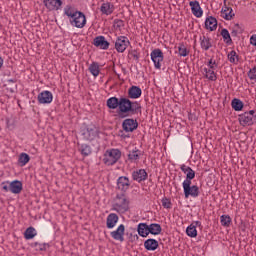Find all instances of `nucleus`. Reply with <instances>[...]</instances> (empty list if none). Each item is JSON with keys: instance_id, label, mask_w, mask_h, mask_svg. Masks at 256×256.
I'll list each match as a JSON object with an SVG mask.
<instances>
[{"instance_id": "nucleus-1", "label": "nucleus", "mask_w": 256, "mask_h": 256, "mask_svg": "<svg viewBox=\"0 0 256 256\" xmlns=\"http://www.w3.org/2000/svg\"><path fill=\"white\" fill-rule=\"evenodd\" d=\"M120 113L128 115H139L141 113V102L131 101L127 97H120V104L118 107Z\"/></svg>"}, {"instance_id": "nucleus-2", "label": "nucleus", "mask_w": 256, "mask_h": 256, "mask_svg": "<svg viewBox=\"0 0 256 256\" xmlns=\"http://www.w3.org/2000/svg\"><path fill=\"white\" fill-rule=\"evenodd\" d=\"M0 187L4 193H13L19 195L23 191V183L19 180L4 181L0 184Z\"/></svg>"}, {"instance_id": "nucleus-3", "label": "nucleus", "mask_w": 256, "mask_h": 256, "mask_svg": "<svg viewBox=\"0 0 256 256\" xmlns=\"http://www.w3.org/2000/svg\"><path fill=\"white\" fill-rule=\"evenodd\" d=\"M121 159V150L117 148H111L105 151L103 156L104 165H115L117 161Z\"/></svg>"}, {"instance_id": "nucleus-4", "label": "nucleus", "mask_w": 256, "mask_h": 256, "mask_svg": "<svg viewBox=\"0 0 256 256\" xmlns=\"http://www.w3.org/2000/svg\"><path fill=\"white\" fill-rule=\"evenodd\" d=\"M217 67H219L217 62L211 58L207 63V67L203 68V75L205 79H208V81H217V72H215Z\"/></svg>"}, {"instance_id": "nucleus-5", "label": "nucleus", "mask_w": 256, "mask_h": 256, "mask_svg": "<svg viewBox=\"0 0 256 256\" xmlns=\"http://www.w3.org/2000/svg\"><path fill=\"white\" fill-rule=\"evenodd\" d=\"M113 207L117 213H126V211H129V200L127 196L125 194H118Z\"/></svg>"}, {"instance_id": "nucleus-6", "label": "nucleus", "mask_w": 256, "mask_h": 256, "mask_svg": "<svg viewBox=\"0 0 256 256\" xmlns=\"http://www.w3.org/2000/svg\"><path fill=\"white\" fill-rule=\"evenodd\" d=\"M72 27H76L77 29H83L85 25H87V18L85 14L81 11L75 13V15L69 20Z\"/></svg>"}, {"instance_id": "nucleus-7", "label": "nucleus", "mask_w": 256, "mask_h": 256, "mask_svg": "<svg viewBox=\"0 0 256 256\" xmlns=\"http://www.w3.org/2000/svg\"><path fill=\"white\" fill-rule=\"evenodd\" d=\"M182 187L186 199H189V197H199V186H191V182H183Z\"/></svg>"}, {"instance_id": "nucleus-8", "label": "nucleus", "mask_w": 256, "mask_h": 256, "mask_svg": "<svg viewBox=\"0 0 256 256\" xmlns=\"http://www.w3.org/2000/svg\"><path fill=\"white\" fill-rule=\"evenodd\" d=\"M131 45L129 38L126 36H118L115 41V49L118 53H125L127 47Z\"/></svg>"}, {"instance_id": "nucleus-9", "label": "nucleus", "mask_w": 256, "mask_h": 256, "mask_svg": "<svg viewBox=\"0 0 256 256\" xmlns=\"http://www.w3.org/2000/svg\"><path fill=\"white\" fill-rule=\"evenodd\" d=\"M82 135L86 141H95L99 137V129L96 126H88L83 130Z\"/></svg>"}, {"instance_id": "nucleus-10", "label": "nucleus", "mask_w": 256, "mask_h": 256, "mask_svg": "<svg viewBox=\"0 0 256 256\" xmlns=\"http://www.w3.org/2000/svg\"><path fill=\"white\" fill-rule=\"evenodd\" d=\"M150 57L154 63L155 69H161V63H163V59H164L163 51H161V49H159V48L154 49L150 53Z\"/></svg>"}, {"instance_id": "nucleus-11", "label": "nucleus", "mask_w": 256, "mask_h": 256, "mask_svg": "<svg viewBox=\"0 0 256 256\" xmlns=\"http://www.w3.org/2000/svg\"><path fill=\"white\" fill-rule=\"evenodd\" d=\"M37 100L40 105H49L53 103V93L49 90H44L38 94Z\"/></svg>"}, {"instance_id": "nucleus-12", "label": "nucleus", "mask_w": 256, "mask_h": 256, "mask_svg": "<svg viewBox=\"0 0 256 256\" xmlns=\"http://www.w3.org/2000/svg\"><path fill=\"white\" fill-rule=\"evenodd\" d=\"M255 110H250L249 112H245L239 115V123L243 127L246 125H251L253 123V118L255 117Z\"/></svg>"}, {"instance_id": "nucleus-13", "label": "nucleus", "mask_w": 256, "mask_h": 256, "mask_svg": "<svg viewBox=\"0 0 256 256\" xmlns=\"http://www.w3.org/2000/svg\"><path fill=\"white\" fill-rule=\"evenodd\" d=\"M110 235L114 241H120V243H123V241H125V225L120 224L116 230L110 232Z\"/></svg>"}, {"instance_id": "nucleus-14", "label": "nucleus", "mask_w": 256, "mask_h": 256, "mask_svg": "<svg viewBox=\"0 0 256 256\" xmlns=\"http://www.w3.org/2000/svg\"><path fill=\"white\" fill-rule=\"evenodd\" d=\"M43 3L48 11H59L63 7V0H43Z\"/></svg>"}, {"instance_id": "nucleus-15", "label": "nucleus", "mask_w": 256, "mask_h": 256, "mask_svg": "<svg viewBox=\"0 0 256 256\" xmlns=\"http://www.w3.org/2000/svg\"><path fill=\"white\" fill-rule=\"evenodd\" d=\"M137 127H139V123H137V120L135 119L128 118L122 123V128L126 133H133Z\"/></svg>"}, {"instance_id": "nucleus-16", "label": "nucleus", "mask_w": 256, "mask_h": 256, "mask_svg": "<svg viewBox=\"0 0 256 256\" xmlns=\"http://www.w3.org/2000/svg\"><path fill=\"white\" fill-rule=\"evenodd\" d=\"M129 187H131V181L127 176H120L117 179V188L122 191L123 193H126L129 191Z\"/></svg>"}, {"instance_id": "nucleus-17", "label": "nucleus", "mask_w": 256, "mask_h": 256, "mask_svg": "<svg viewBox=\"0 0 256 256\" xmlns=\"http://www.w3.org/2000/svg\"><path fill=\"white\" fill-rule=\"evenodd\" d=\"M94 47H98V49H102L103 51H107L109 49V41L105 39V36H97L93 40Z\"/></svg>"}, {"instance_id": "nucleus-18", "label": "nucleus", "mask_w": 256, "mask_h": 256, "mask_svg": "<svg viewBox=\"0 0 256 256\" xmlns=\"http://www.w3.org/2000/svg\"><path fill=\"white\" fill-rule=\"evenodd\" d=\"M180 169L183 174L186 175V179L183 181V183H191V181H193V178L195 177V170L185 164H181Z\"/></svg>"}, {"instance_id": "nucleus-19", "label": "nucleus", "mask_w": 256, "mask_h": 256, "mask_svg": "<svg viewBox=\"0 0 256 256\" xmlns=\"http://www.w3.org/2000/svg\"><path fill=\"white\" fill-rule=\"evenodd\" d=\"M149 175L145 169H138L132 172V179L137 183H142V181H147Z\"/></svg>"}, {"instance_id": "nucleus-20", "label": "nucleus", "mask_w": 256, "mask_h": 256, "mask_svg": "<svg viewBox=\"0 0 256 256\" xmlns=\"http://www.w3.org/2000/svg\"><path fill=\"white\" fill-rule=\"evenodd\" d=\"M189 6L191 7V12L194 15V17L200 18L203 17V9H201V5L199 4V1H190Z\"/></svg>"}, {"instance_id": "nucleus-21", "label": "nucleus", "mask_w": 256, "mask_h": 256, "mask_svg": "<svg viewBox=\"0 0 256 256\" xmlns=\"http://www.w3.org/2000/svg\"><path fill=\"white\" fill-rule=\"evenodd\" d=\"M220 16L222 17V19H225L226 21H231V19H233V17H235V13H233V8L224 5L221 9L220 12Z\"/></svg>"}, {"instance_id": "nucleus-22", "label": "nucleus", "mask_w": 256, "mask_h": 256, "mask_svg": "<svg viewBox=\"0 0 256 256\" xmlns=\"http://www.w3.org/2000/svg\"><path fill=\"white\" fill-rule=\"evenodd\" d=\"M117 223H119V216L115 213H110L106 218L107 229H115Z\"/></svg>"}, {"instance_id": "nucleus-23", "label": "nucleus", "mask_w": 256, "mask_h": 256, "mask_svg": "<svg viewBox=\"0 0 256 256\" xmlns=\"http://www.w3.org/2000/svg\"><path fill=\"white\" fill-rule=\"evenodd\" d=\"M113 11H115V5L111 2H104L100 6V12L102 15H113Z\"/></svg>"}, {"instance_id": "nucleus-24", "label": "nucleus", "mask_w": 256, "mask_h": 256, "mask_svg": "<svg viewBox=\"0 0 256 256\" xmlns=\"http://www.w3.org/2000/svg\"><path fill=\"white\" fill-rule=\"evenodd\" d=\"M144 248L146 249V251H157V249L159 248V241L153 238L147 239L146 241H144Z\"/></svg>"}, {"instance_id": "nucleus-25", "label": "nucleus", "mask_w": 256, "mask_h": 256, "mask_svg": "<svg viewBox=\"0 0 256 256\" xmlns=\"http://www.w3.org/2000/svg\"><path fill=\"white\" fill-rule=\"evenodd\" d=\"M200 47L203 49V51H209L211 47H213V42L211 41V38L207 36H201L200 39Z\"/></svg>"}, {"instance_id": "nucleus-26", "label": "nucleus", "mask_w": 256, "mask_h": 256, "mask_svg": "<svg viewBox=\"0 0 256 256\" xmlns=\"http://www.w3.org/2000/svg\"><path fill=\"white\" fill-rule=\"evenodd\" d=\"M142 93L143 91L139 88V86H132L128 89L129 99H139Z\"/></svg>"}, {"instance_id": "nucleus-27", "label": "nucleus", "mask_w": 256, "mask_h": 256, "mask_svg": "<svg viewBox=\"0 0 256 256\" xmlns=\"http://www.w3.org/2000/svg\"><path fill=\"white\" fill-rule=\"evenodd\" d=\"M205 28L208 31H215L217 29V19L213 16H209L205 20Z\"/></svg>"}, {"instance_id": "nucleus-28", "label": "nucleus", "mask_w": 256, "mask_h": 256, "mask_svg": "<svg viewBox=\"0 0 256 256\" xmlns=\"http://www.w3.org/2000/svg\"><path fill=\"white\" fill-rule=\"evenodd\" d=\"M138 235L140 237H148L149 236V225L147 223H139L137 226Z\"/></svg>"}, {"instance_id": "nucleus-29", "label": "nucleus", "mask_w": 256, "mask_h": 256, "mask_svg": "<svg viewBox=\"0 0 256 256\" xmlns=\"http://www.w3.org/2000/svg\"><path fill=\"white\" fill-rule=\"evenodd\" d=\"M106 105L108 107V109H117L119 108L120 105V98L117 97H110L107 101H106Z\"/></svg>"}, {"instance_id": "nucleus-30", "label": "nucleus", "mask_w": 256, "mask_h": 256, "mask_svg": "<svg viewBox=\"0 0 256 256\" xmlns=\"http://www.w3.org/2000/svg\"><path fill=\"white\" fill-rule=\"evenodd\" d=\"M149 234L151 235H161V231L163 229L161 228V224L158 223H152L148 225Z\"/></svg>"}, {"instance_id": "nucleus-31", "label": "nucleus", "mask_w": 256, "mask_h": 256, "mask_svg": "<svg viewBox=\"0 0 256 256\" xmlns=\"http://www.w3.org/2000/svg\"><path fill=\"white\" fill-rule=\"evenodd\" d=\"M35 237H37V230L32 226L28 227L24 232V238L26 239V241L35 239Z\"/></svg>"}, {"instance_id": "nucleus-32", "label": "nucleus", "mask_w": 256, "mask_h": 256, "mask_svg": "<svg viewBox=\"0 0 256 256\" xmlns=\"http://www.w3.org/2000/svg\"><path fill=\"white\" fill-rule=\"evenodd\" d=\"M88 71H90L93 77H99V74L101 73V69L99 68V63L92 62L88 67Z\"/></svg>"}, {"instance_id": "nucleus-33", "label": "nucleus", "mask_w": 256, "mask_h": 256, "mask_svg": "<svg viewBox=\"0 0 256 256\" xmlns=\"http://www.w3.org/2000/svg\"><path fill=\"white\" fill-rule=\"evenodd\" d=\"M29 161H31V157L29 156V154L23 152L19 155L18 163L20 167H25V165H27Z\"/></svg>"}, {"instance_id": "nucleus-34", "label": "nucleus", "mask_w": 256, "mask_h": 256, "mask_svg": "<svg viewBox=\"0 0 256 256\" xmlns=\"http://www.w3.org/2000/svg\"><path fill=\"white\" fill-rule=\"evenodd\" d=\"M139 157H141V152L139 151V149L132 150L128 154V158L132 163L137 162Z\"/></svg>"}, {"instance_id": "nucleus-35", "label": "nucleus", "mask_w": 256, "mask_h": 256, "mask_svg": "<svg viewBox=\"0 0 256 256\" xmlns=\"http://www.w3.org/2000/svg\"><path fill=\"white\" fill-rule=\"evenodd\" d=\"M31 247H33L36 251H47L49 249V244L47 243H39V242H34L31 244Z\"/></svg>"}, {"instance_id": "nucleus-36", "label": "nucleus", "mask_w": 256, "mask_h": 256, "mask_svg": "<svg viewBox=\"0 0 256 256\" xmlns=\"http://www.w3.org/2000/svg\"><path fill=\"white\" fill-rule=\"evenodd\" d=\"M78 11L75 10V8H73L71 5H67L66 7H64V15H66V17H68V19L70 20L75 13H77Z\"/></svg>"}, {"instance_id": "nucleus-37", "label": "nucleus", "mask_w": 256, "mask_h": 256, "mask_svg": "<svg viewBox=\"0 0 256 256\" xmlns=\"http://www.w3.org/2000/svg\"><path fill=\"white\" fill-rule=\"evenodd\" d=\"M231 105L234 111H241L243 109V101H241L240 99L234 98Z\"/></svg>"}, {"instance_id": "nucleus-38", "label": "nucleus", "mask_w": 256, "mask_h": 256, "mask_svg": "<svg viewBox=\"0 0 256 256\" xmlns=\"http://www.w3.org/2000/svg\"><path fill=\"white\" fill-rule=\"evenodd\" d=\"M186 235H188V237H197V228H195V224H190L187 228H186Z\"/></svg>"}, {"instance_id": "nucleus-39", "label": "nucleus", "mask_w": 256, "mask_h": 256, "mask_svg": "<svg viewBox=\"0 0 256 256\" xmlns=\"http://www.w3.org/2000/svg\"><path fill=\"white\" fill-rule=\"evenodd\" d=\"M178 53L180 57H187V55H189V49H187L184 43H180L178 45Z\"/></svg>"}, {"instance_id": "nucleus-40", "label": "nucleus", "mask_w": 256, "mask_h": 256, "mask_svg": "<svg viewBox=\"0 0 256 256\" xmlns=\"http://www.w3.org/2000/svg\"><path fill=\"white\" fill-rule=\"evenodd\" d=\"M228 61H230V63H233L234 65H237V63H239V56L237 55V52H235V50H232L228 54Z\"/></svg>"}, {"instance_id": "nucleus-41", "label": "nucleus", "mask_w": 256, "mask_h": 256, "mask_svg": "<svg viewBox=\"0 0 256 256\" xmlns=\"http://www.w3.org/2000/svg\"><path fill=\"white\" fill-rule=\"evenodd\" d=\"M220 223L223 227H229L231 225V216L222 215L220 217Z\"/></svg>"}, {"instance_id": "nucleus-42", "label": "nucleus", "mask_w": 256, "mask_h": 256, "mask_svg": "<svg viewBox=\"0 0 256 256\" xmlns=\"http://www.w3.org/2000/svg\"><path fill=\"white\" fill-rule=\"evenodd\" d=\"M92 150H91V146L87 145V144H82L81 145V154L84 157H89V155H91Z\"/></svg>"}, {"instance_id": "nucleus-43", "label": "nucleus", "mask_w": 256, "mask_h": 256, "mask_svg": "<svg viewBox=\"0 0 256 256\" xmlns=\"http://www.w3.org/2000/svg\"><path fill=\"white\" fill-rule=\"evenodd\" d=\"M221 36L222 38L224 39L225 43H231L232 40H231V34H229V30H227L226 28H223L221 30Z\"/></svg>"}, {"instance_id": "nucleus-44", "label": "nucleus", "mask_w": 256, "mask_h": 256, "mask_svg": "<svg viewBox=\"0 0 256 256\" xmlns=\"http://www.w3.org/2000/svg\"><path fill=\"white\" fill-rule=\"evenodd\" d=\"M162 203V207H164V209H172L173 208V203L171 202V199L164 197L161 200Z\"/></svg>"}, {"instance_id": "nucleus-45", "label": "nucleus", "mask_w": 256, "mask_h": 256, "mask_svg": "<svg viewBox=\"0 0 256 256\" xmlns=\"http://www.w3.org/2000/svg\"><path fill=\"white\" fill-rule=\"evenodd\" d=\"M248 77L250 81H255L256 80V66H254L252 69L248 71Z\"/></svg>"}, {"instance_id": "nucleus-46", "label": "nucleus", "mask_w": 256, "mask_h": 256, "mask_svg": "<svg viewBox=\"0 0 256 256\" xmlns=\"http://www.w3.org/2000/svg\"><path fill=\"white\" fill-rule=\"evenodd\" d=\"M123 25H124L123 20L117 19L114 21V29H121Z\"/></svg>"}, {"instance_id": "nucleus-47", "label": "nucleus", "mask_w": 256, "mask_h": 256, "mask_svg": "<svg viewBox=\"0 0 256 256\" xmlns=\"http://www.w3.org/2000/svg\"><path fill=\"white\" fill-rule=\"evenodd\" d=\"M6 127L7 129H9L10 131H13V129H15V124L13 122H11V120H7L6 121Z\"/></svg>"}, {"instance_id": "nucleus-48", "label": "nucleus", "mask_w": 256, "mask_h": 256, "mask_svg": "<svg viewBox=\"0 0 256 256\" xmlns=\"http://www.w3.org/2000/svg\"><path fill=\"white\" fill-rule=\"evenodd\" d=\"M250 45H253L254 47H256V34H253L250 37Z\"/></svg>"}, {"instance_id": "nucleus-49", "label": "nucleus", "mask_w": 256, "mask_h": 256, "mask_svg": "<svg viewBox=\"0 0 256 256\" xmlns=\"http://www.w3.org/2000/svg\"><path fill=\"white\" fill-rule=\"evenodd\" d=\"M192 225H194L195 229H197V227H201V221H194Z\"/></svg>"}, {"instance_id": "nucleus-50", "label": "nucleus", "mask_w": 256, "mask_h": 256, "mask_svg": "<svg viewBox=\"0 0 256 256\" xmlns=\"http://www.w3.org/2000/svg\"><path fill=\"white\" fill-rule=\"evenodd\" d=\"M3 63H5V61L3 60V57L0 56V69L3 67Z\"/></svg>"}]
</instances>
